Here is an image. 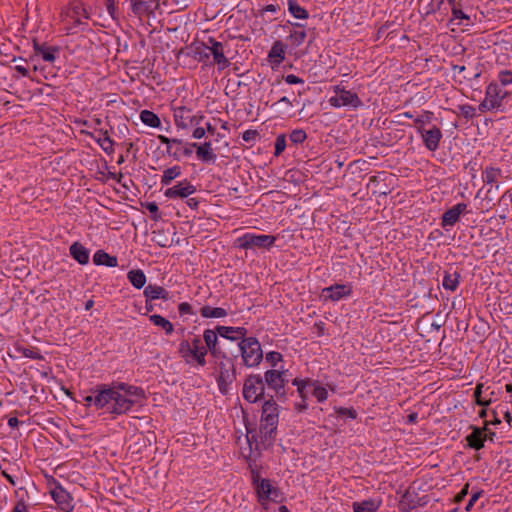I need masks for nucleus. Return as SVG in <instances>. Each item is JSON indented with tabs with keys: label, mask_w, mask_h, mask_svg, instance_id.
Instances as JSON below:
<instances>
[{
	"label": "nucleus",
	"mask_w": 512,
	"mask_h": 512,
	"mask_svg": "<svg viewBox=\"0 0 512 512\" xmlns=\"http://www.w3.org/2000/svg\"><path fill=\"white\" fill-rule=\"evenodd\" d=\"M460 111H461V114L467 119L473 118L476 114L475 108L473 106L467 105V104L461 105Z\"/></svg>",
	"instance_id": "8fccbe9b"
},
{
	"label": "nucleus",
	"mask_w": 512,
	"mask_h": 512,
	"mask_svg": "<svg viewBox=\"0 0 512 512\" xmlns=\"http://www.w3.org/2000/svg\"><path fill=\"white\" fill-rule=\"evenodd\" d=\"M484 387V384L482 383H478L476 388H475V392H474V397H475V401L478 405L480 406H488L491 402V399H484L482 398V389Z\"/></svg>",
	"instance_id": "79ce46f5"
},
{
	"label": "nucleus",
	"mask_w": 512,
	"mask_h": 512,
	"mask_svg": "<svg viewBox=\"0 0 512 512\" xmlns=\"http://www.w3.org/2000/svg\"><path fill=\"white\" fill-rule=\"evenodd\" d=\"M307 138V134L302 129H295L290 133V140L295 144L303 143Z\"/></svg>",
	"instance_id": "c03bdc74"
},
{
	"label": "nucleus",
	"mask_w": 512,
	"mask_h": 512,
	"mask_svg": "<svg viewBox=\"0 0 512 512\" xmlns=\"http://www.w3.org/2000/svg\"><path fill=\"white\" fill-rule=\"evenodd\" d=\"M381 502L373 499L364 500L362 502H354V512H376L380 507Z\"/></svg>",
	"instance_id": "c756f323"
},
{
	"label": "nucleus",
	"mask_w": 512,
	"mask_h": 512,
	"mask_svg": "<svg viewBox=\"0 0 512 512\" xmlns=\"http://www.w3.org/2000/svg\"><path fill=\"white\" fill-rule=\"evenodd\" d=\"M127 277L131 284L137 289L142 288L146 283V276L144 272L139 269L129 271Z\"/></svg>",
	"instance_id": "72a5a7b5"
},
{
	"label": "nucleus",
	"mask_w": 512,
	"mask_h": 512,
	"mask_svg": "<svg viewBox=\"0 0 512 512\" xmlns=\"http://www.w3.org/2000/svg\"><path fill=\"white\" fill-rule=\"evenodd\" d=\"M11 512H27V505L23 499L19 500Z\"/></svg>",
	"instance_id": "e2e57ef3"
},
{
	"label": "nucleus",
	"mask_w": 512,
	"mask_h": 512,
	"mask_svg": "<svg viewBox=\"0 0 512 512\" xmlns=\"http://www.w3.org/2000/svg\"><path fill=\"white\" fill-rule=\"evenodd\" d=\"M417 131L421 134L425 147L430 151L438 149L442 139V131L439 127L433 126L430 129H425L422 126H417Z\"/></svg>",
	"instance_id": "9b49d317"
},
{
	"label": "nucleus",
	"mask_w": 512,
	"mask_h": 512,
	"mask_svg": "<svg viewBox=\"0 0 512 512\" xmlns=\"http://www.w3.org/2000/svg\"><path fill=\"white\" fill-rule=\"evenodd\" d=\"M107 10L110 16L115 19V13H116V5L115 0H107Z\"/></svg>",
	"instance_id": "0e129e2a"
},
{
	"label": "nucleus",
	"mask_w": 512,
	"mask_h": 512,
	"mask_svg": "<svg viewBox=\"0 0 512 512\" xmlns=\"http://www.w3.org/2000/svg\"><path fill=\"white\" fill-rule=\"evenodd\" d=\"M205 46L213 55L214 62L220 69H225L230 65L228 58L225 56L224 46L221 42L210 37Z\"/></svg>",
	"instance_id": "f8f14e48"
},
{
	"label": "nucleus",
	"mask_w": 512,
	"mask_h": 512,
	"mask_svg": "<svg viewBox=\"0 0 512 512\" xmlns=\"http://www.w3.org/2000/svg\"><path fill=\"white\" fill-rule=\"evenodd\" d=\"M293 106L292 101L288 97H282L277 102L271 105V108L278 113H283L286 108Z\"/></svg>",
	"instance_id": "a19ab883"
},
{
	"label": "nucleus",
	"mask_w": 512,
	"mask_h": 512,
	"mask_svg": "<svg viewBox=\"0 0 512 512\" xmlns=\"http://www.w3.org/2000/svg\"><path fill=\"white\" fill-rule=\"evenodd\" d=\"M313 386V396L319 401V402H323L325 400H327L328 398V392L326 390V388L322 387V386H319L317 385V382L315 381V385H312Z\"/></svg>",
	"instance_id": "37998d69"
},
{
	"label": "nucleus",
	"mask_w": 512,
	"mask_h": 512,
	"mask_svg": "<svg viewBox=\"0 0 512 512\" xmlns=\"http://www.w3.org/2000/svg\"><path fill=\"white\" fill-rule=\"evenodd\" d=\"M69 251L73 259H75L79 264L85 265L89 262L90 252L80 242H74L70 246Z\"/></svg>",
	"instance_id": "aec40b11"
},
{
	"label": "nucleus",
	"mask_w": 512,
	"mask_h": 512,
	"mask_svg": "<svg viewBox=\"0 0 512 512\" xmlns=\"http://www.w3.org/2000/svg\"><path fill=\"white\" fill-rule=\"evenodd\" d=\"M452 14L454 19H469V17L461 9L455 7L452 9Z\"/></svg>",
	"instance_id": "338daca9"
},
{
	"label": "nucleus",
	"mask_w": 512,
	"mask_h": 512,
	"mask_svg": "<svg viewBox=\"0 0 512 512\" xmlns=\"http://www.w3.org/2000/svg\"><path fill=\"white\" fill-rule=\"evenodd\" d=\"M336 413L339 415L348 416L352 419H355L357 417V412L353 408L339 407V408H336Z\"/></svg>",
	"instance_id": "3c124183"
},
{
	"label": "nucleus",
	"mask_w": 512,
	"mask_h": 512,
	"mask_svg": "<svg viewBox=\"0 0 512 512\" xmlns=\"http://www.w3.org/2000/svg\"><path fill=\"white\" fill-rule=\"evenodd\" d=\"M244 364L247 367H256L263 359V351L259 341L254 337H244L239 343Z\"/></svg>",
	"instance_id": "20e7f679"
},
{
	"label": "nucleus",
	"mask_w": 512,
	"mask_h": 512,
	"mask_svg": "<svg viewBox=\"0 0 512 512\" xmlns=\"http://www.w3.org/2000/svg\"><path fill=\"white\" fill-rule=\"evenodd\" d=\"M460 275L458 272H445L442 285L446 290L455 291L459 284Z\"/></svg>",
	"instance_id": "f704fd0d"
},
{
	"label": "nucleus",
	"mask_w": 512,
	"mask_h": 512,
	"mask_svg": "<svg viewBox=\"0 0 512 512\" xmlns=\"http://www.w3.org/2000/svg\"><path fill=\"white\" fill-rule=\"evenodd\" d=\"M236 371L234 366L230 368H225L224 365L220 368V375L218 378L219 389L223 394L228 392V386L235 380Z\"/></svg>",
	"instance_id": "a211bd4d"
},
{
	"label": "nucleus",
	"mask_w": 512,
	"mask_h": 512,
	"mask_svg": "<svg viewBox=\"0 0 512 512\" xmlns=\"http://www.w3.org/2000/svg\"><path fill=\"white\" fill-rule=\"evenodd\" d=\"M498 79L502 85H510L512 84V71L511 70H502L498 74Z\"/></svg>",
	"instance_id": "49530a36"
},
{
	"label": "nucleus",
	"mask_w": 512,
	"mask_h": 512,
	"mask_svg": "<svg viewBox=\"0 0 512 512\" xmlns=\"http://www.w3.org/2000/svg\"><path fill=\"white\" fill-rule=\"evenodd\" d=\"M66 16L73 20L74 25H81L83 24L82 18H89L86 9L83 7L81 3L73 5L67 12Z\"/></svg>",
	"instance_id": "393cba45"
},
{
	"label": "nucleus",
	"mask_w": 512,
	"mask_h": 512,
	"mask_svg": "<svg viewBox=\"0 0 512 512\" xmlns=\"http://www.w3.org/2000/svg\"><path fill=\"white\" fill-rule=\"evenodd\" d=\"M89 135L96 140L104 152L109 155L114 152V142L109 136L108 131L100 130L98 136L92 133H89Z\"/></svg>",
	"instance_id": "5701e85b"
},
{
	"label": "nucleus",
	"mask_w": 512,
	"mask_h": 512,
	"mask_svg": "<svg viewBox=\"0 0 512 512\" xmlns=\"http://www.w3.org/2000/svg\"><path fill=\"white\" fill-rule=\"evenodd\" d=\"M279 422V406L271 398L263 403L260 421V435L264 446H271L275 441Z\"/></svg>",
	"instance_id": "f03ea898"
},
{
	"label": "nucleus",
	"mask_w": 512,
	"mask_h": 512,
	"mask_svg": "<svg viewBox=\"0 0 512 512\" xmlns=\"http://www.w3.org/2000/svg\"><path fill=\"white\" fill-rule=\"evenodd\" d=\"M323 291L329 293L327 297L333 301L340 300L344 296L349 295L351 293V290L349 288L341 284L332 285L328 288H325Z\"/></svg>",
	"instance_id": "cd10ccee"
},
{
	"label": "nucleus",
	"mask_w": 512,
	"mask_h": 512,
	"mask_svg": "<svg viewBox=\"0 0 512 512\" xmlns=\"http://www.w3.org/2000/svg\"><path fill=\"white\" fill-rule=\"evenodd\" d=\"M276 237L273 235H257L246 233L237 239V245L242 249L270 248L274 245Z\"/></svg>",
	"instance_id": "0eeeda50"
},
{
	"label": "nucleus",
	"mask_w": 512,
	"mask_h": 512,
	"mask_svg": "<svg viewBox=\"0 0 512 512\" xmlns=\"http://www.w3.org/2000/svg\"><path fill=\"white\" fill-rule=\"evenodd\" d=\"M205 133L206 130L203 127H197L196 129H194L192 136L195 139H201L202 137L205 136Z\"/></svg>",
	"instance_id": "774afa93"
},
{
	"label": "nucleus",
	"mask_w": 512,
	"mask_h": 512,
	"mask_svg": "<svg viewBox=\"0 0 512 512\" xmlns=\"http://www.w3.org/2000/svg\"><path fill=\"white\" fill-rule=\"evenodd\" d=\"M432 115H433L432 112L427 111V112H425L424 115L417 117L415 119V123L417 124V126L423 127L424 124L429 123L431 121Z\"/></svg>",
	"instance_id": "864d4df0"
},
{
	"label": "nucleus",
	"mask_w": 512,
	"mask_h": 512,
	"mask_svg": "<svg viewBox=\"0 0 512 512\" xmlns=\"http://www.w3.org/2000/svg\"><path fill=\"white\" fill-rule=\"evenodd\" d=\"M154 234L158 235L157 243L161 247H168L171 244V241L164 235L163 231L154 232Z\"/></svg>",
	"instance_id": "5fc2aeb1"
},
{
	"label": "nucleus",
	"mask_w": 512,
	"mask_h": 512,
	"mask_svg": "<svg viewBox=\"0 0 512 512\" xmlns=\"http://www.w3.org/2000/svg\"><path fill=\"white\" fill-rule=\"evenodd\" d=\"M191 147L196 148L197 157L204 162L214 161L216 158L211 142H205L203 144L191 143Z\"/></svg>",
	"instance_id": "412c9836"
},
{
	"label": "nucleus",
	"mask_w": 512,
	"mask_h": 512,
	"mask_svg": "<svg viewBox=\"0 0 512 512\" xmlns=\"http://www.w3.org/2000/svg\"><path fill=\"white\" fill-rule=\"evenodd\" d=\"M34 49L37 55H40L44 61L54 62L56 59V53L59 52L57 47H47L34 42Z\"/></svg>",
	"instance_id": "a878e982"
},
{
	"label": "nucleus",
	"mask_w": 512,
	"mask_h": 512,
	"mask_svg": "<svg viewBox=\"0 0 512 512\" xmlns=\"http://www.w3.org/2000/svg\"><path fill=\"white\" fill-rule=\"evenodd\" d=\"M168 5V0H145L143 7L139 10L136 16L142 17L147 16L148 18L155 19L157 14L162 15L164 13L163 6Z\"/></svg>",
	"instance_id": "2eb2a0df"
},
{
	"label": "nucleus",
	"mask_w": 512,
	"mask_h": 512,
	"mask_svg": "<svg viewBox=\"0 0 512 512\" xmlns=\"http://www.w3.org/2000/svg\"><path fill=\"white\" fill-rule=\"evenodd\" d=\"M196 192V187L191 184L188 180H183L179 182L177 185L168 188L164 195L170 199H176V198H187L190 195L194 194Z\"/></svg>",
	"instance_id": "ddd939ff"
},
{
	"label": "nucleus",
	"mask_w": 512,
	"mask_h": 512,
	"mask_svg": "<svg viewBox=\"0 0 512 512\" xmlns=\"http://www.w3.org/2000/svg\"><path fill=\"white\" fill-rule=\"evenodd\" d=\"M329 103L335 108L346 106L358 108L362 105V101L356 93L348 91L339 85L335 87V96L329 99Z\"/></svg>",
	"instance_id": "1a4fd4ad"
},
{
	"label": "nucleus",
	"mask_w": 512,
	"mask_h": 512,
	"mask_svg": "<svg viewBox=\"0 0 512 512\" xmlns=\"http://www.w3.org/2000/svg\"><path fill=\"white\" fill-rule=\"evenodd\" d=\"M204 341L206 343V349H208L211 354L215 357L220 356L221 350L217 346L218 336L217 333L213 330L207 329L204 331Z\"/></svg>",
	"instance_id": "b1692460"
},
{
	"label": "nucleus",
	"mask_w": 512,
	"mask_h": 512,
	"mask_svg": "<svg viewBox=\"0 0 512 512\" xmlns=\"http://www.w3.org/2000/svg\"><path fill=\"white\" fill-rule=\"evenodd\" d=\"M501 170L495 167H486L483 172V181L487 184H492L497 181L501 176Z\"/></svg>",
	"instance_id": "58836bf2"
},
{
	"label": "nucleus",
	"mask_w": 512,
	"mask_h": 512,
	"mask_svg": "<svg viewBox=\"0 0 512 512\" xmlns=\"http://www.w3.org/2000/svg\"><path fill=\"white\" fill-rule=\"evenodd\" d=\"M265 391L264 380L259 374L249 375L243 384V397L250 403L263 398Z\"/></svg>",
	"instance_id": "423d86ee"
},
{
	"label": "nucleus",
	"mask_w": 512,
	"mask_h": 512,
	"mask_svg": "<svg viewBox=\"0 0 512 512\" xmlns=\"http://www.w3.org/2000/svg\"><path fill=\"white\" fill-rule=\"evenodd\" d=\"M307 37V34L304 30H295L290 33L289 40L291 41L292 45L298 47L302 45Z\"/></svg>",
	"instance_id": "ea45409f"
},
{
	"label": "nucleus",
	"mask_w": 512,
	"mask_h": 512,
	"mask_svg": "<svg viewBox=\"0 0 512 512\" xmlns=\"http://www.w3.org/2000/svg\"><path fill=\"white\" fill-rule=\"evenodd\" d=\"M15 349L18 353H21L24 357L35 359V360L43 359V356L41 355L39 350L34 347H24L21 345H17Z\"/></svg>",
	"instance_id": "4c0bfd02"
},
{
	"label": "nucleus",
	"mask_w": 512,
	"mask_h": 512,
	"mask_svg": "<svg viewBox=\"0 0 512 512\" xmlns=\"http://www.w3.org/2000/svg\"><path fill=\"white\" fill-rule=\"evenodd\" d=\"M293 385H296L297 389H298L300 386L315 385V381H311L309 379L301 380V379L296 378L293 380Z\"/></svg>",
	"instance_id": "69168bd1"
},
{
	"label": "nucleus",
	"mask_w": 512,
	"mask_h": 512,
	"mask_svg": "<svg viewBox=\"0 0 512 512\" xmlns=\"http://www.w3.org/2000/svg\"><path fill=\"white\" fill-rule=\"evenodd\" d=\"M94 393V396L89 395L84 398L86 404L94 403L98 409H105L111 414L126 413L143 397L142 389L125 384L118 387L98 385Z\"/></svg>",
	"instance_id": "f257e3e1"
},
{
	"label": "nucleus",
	"mask_w": 512,
	"mask_h": 512,
	"mask_svg": "<svg viewBox=\"0 0 512 512\" xmlns=\"http://www.w3.org/2000/svg\"><path fill=\"white\" fill-rule=\"evenodd\" d=\"M150 321L165 330L166 334H171L174 331L172 323L161 315L154 314L150 316Z\"/></svg>",
	"instance_id": "c9c22d12"
},
{
	"label": "nucleus",
	"mask_w": 512,
	"mask_h": 512,
	"mask_svg": "<svg viewBox=\"0 0 512 512\" xmlns=\"http://www.w3.org/2000/svg\"><path fill=\"white\" fill-rule=\"evenodd\" d=\"M282 360V354L276 351H271L266 354V361L269 362L273 367Z\"/></svg>",
	"instance_id": "09e8293b"
},
{
	"label": "nucleus",
	"mask_w": 512,
	"mask_h": 512,
	"mask_svg": "<svg viewBox=\"0 0 512 512\" xmlns=\"http://www.w3.org/2000/svg\"><path fill=\"white\" fill-rule=\"evenodd\" d=\"M467 209V205L465 203H458L452 208L448 209L442 216L441 225L443 228L447 226H453L458 222L460 215L464 213Z\"/></svg>",
	"instance_id": "dca6fc26"
},
{
	"label": "nucleus",
	"mask_w": 512,
	"mask_h": 512,
	"mask_svg": "<svg viewBox=\"0 0 512 512\" xmlns=\"http://www.w3.org/2000/svg\"><path fill=\"white\" fill-rule=\"evenodd\" d=\"M179 313L181 315H186V314H192V306L187 303V302H183V303H180L179 307Z\"/></svg>",
	"instance_id": "bf43d9fd"
},
{
	"label": "nucleus",
	"mask_w": 512,
	"mask_h": 512,
	"mask_svg": "<svg viewBox=\"0 0 512 512\" xmlns=\"http://www.w3.org/2000/svg\"><path fill=\"white\" fill-rule=\"evenodd\" d=\"M285 81L288 84H301L304 83L303 79L299 78L298 76L294 74H289L285 77Z\"/></svg>",
	"instance_id": "680f3d73"
},
{
	"label": "nucleus",
	"mask_w": 512,
	"mask_h": 512,
	"mask_svg": "<svg viewBox=\"0 0 512 512\" xmlns=\"http://www.w3.org/2000/svg\"><path fill=\"white\" fill-rule=\"evenodd\" d=\"M473 431L466 437V441L470 448L480 450L484 447V442L487 439V428L472 427Z\"/></svg>",
	"instance_id": "f3484780"
},
{
	"label": "nucleus",
	"mask_w": 512,
	"mask_h": 512,
	"mask_svg": "<svg viewBox=\"0 0 512 512\" xmlns=\"http://www.w3.org/2000/svg\"><path fill=\"white\" fill-rule=\"evenodd\" d=\"M286 148V136L280 134L277 136L275 141V155L279 156Z\"/></svg>",
	"instance_id": "a18cd8bd"
},
{
	"label": "nucleus",
	"mask_w": 512,
	"mask_h": 512,
	"mask_svg": "<svg viewBox=\"0 0 512 512\" xmlns=\"http://www.w3.org/2000/svg\"><path fill=\"white\" fill-rule=\"evenodd\" d=\"M255 489L259 503L264 509H267L269 501L278 502L281 497L280 490L271 484L269 479H260L259 476L254 477Z\"/></svg>",
	"instance_id": "39448f33"
},
{
	"label": "nucleus",
	"mask_w": 512,
	"mask_h": 512,
	"mask_svg": "<svg viewBox=\"0 0 512 512\" xmlns=\"http://www.w3.org/2000/svg\"><path fill=\"white\" fill-rule=\"evenodd\" d=\"M424 499L425 497L421 498L415 491L408 489L399 501V509L404 512L411 511L419 506L425 505L427 501Z\"/></svg>",
	"instance_id": "4468645a"
},
{
	"label": "nucleus",
	"mask_w": 512,
	"mask_h": 512,
	"mask_svg": "<svg viewBox=\"0 0 512 512\" xmlns=\"http://www.w3.org/2000/svg\"><path fill=\"white\" fill-rule=\"evenodd\" d=\"M201 316L204 318H222L227 316V311L221 307L203 306L200 310Z\"/></svg>",
	"instance_id": "473e14b6"
},
{
	"label": "nucleus",
	"mask_w": 512,
	"mask_h": 512,
	"mask_svg": "<svg viewBox=\"0 0 512 512\" xmlns=\"http://www.w3.org/2000/svg\"><path fill=\"white\" fill-rule=\"evenodd\" d=\"M144 295L147 299V302H152L156 299H170L169 292L165 288L157 285H148L144 290Z\"/></svg>",
	"instance_id": "4be33fe9"
},
{
	"label": "nucleus",
	"mask_w": 512,
	"mask_h": 512,
	"mask_svg": "<svg viewBox=\"0 0 512 512\" xmlns=\"http://www.w3.org/2000/svg\"><path fill=\"white\" fill-rule=\"evenodd\" d=\"M93 262L96 265H105L107 267H116L118 265L117 257L111 256L103 250H98L94 254Z\"/></svg>",
	"instance_id": "bb28decb"
},
{
	"label": "nucleus",
	"mask_w": 512,
	"mask_h": 512,
	"mask_svg": "<svg viewBox=\"0 0 512 512\" xmlns=\"http://www.w3.org/2000/svg\"><path fill=\"white\" fill-rule=\"evenodd\" d=\"M506 95L507 92L498 84L490 83L486 88L485 98L479 105V110L485 112L500 107Z\"/></svg>",
	"instance_id": "6e6552de"
},
{
	"label": "nucleus",
	"mask_w": 512,
	"mask_h": 512,
	"mask_svg": "<svg viewBox=\"0 0 512 512\" xmlns=\"http://www.w3.org/2000/svg\"><path fill=\"white\" fill-rule=\"evenodd\" d=\"M468 490H469V484L467 483L464 485L462 490L454 497V502L455 503L462 502L465 499V497L468 495Z\"/></svg>",
	"instance_id": "4d7b16f0"
},
{
	"label": "nucleus",
	"mask_w": 512,
	"mask_h": 512,
	"mask_svg": "<svg viewBox=\"0 0 512 512\" xmlns=\"http://www.w3.org/2000/svg\"><path fill=\"white\" fill-rule=\"evenodd\" d=\"M130 2L133 13L137 15L139 10L143 7V2H145V0H130Z\"/></svg>",
	"instance_id": "052dcab7"
},
{
	"label": "nucleus",
	"mask_w": 512,
	"mask_h": 512,
	"mask_svg": "<svg viewBox=\"0 0 512 512\" xmlns=\"http://www.w3.org/2000/svg\"><path fill=\"white\" fill-rule=\"evenodd\" d=\"M52 497L58 504H64L69 498V494L62 489L59 491L55 490L52 492Z\"/></svg>",
	"instance_id": "de8ad7c7"
},
{
	"label": "nucleus",
	"mask_w": 512,
	"mask_h": 512,
	"mask_svg": "<svg viewBox=\"0 0 512 512\" xmlns=\"http://www.w3.org/2000/svg\"><path fill=\"white\" fill-rule=\"evenodd\" d=\"M158 139L160 140L161 143L167 145V152H168V154L173 155L174 157H177V153H175V152L172 153V151H171V149H172V147H171L172 139L171 138H168V137H166L164 135H159Z\"/></svg>",
	"instance_id": "6e6d98bb"
},
{
	"label": "nucleus",
	"mask_w": 512,
	"mask_h": 512,
	"mask_svg": "<svg viewBox=\"0 0 512 512\" xmlns=\"http://www.w3.org/2000/svg\"><path fill=\"white\" fill-rule=\"evenodd\" d=\"M257 136H258V132L256 130L249 129L243 133V140L246 142H250V141L255 140L257 138Z\"/></svg>",
	"instance_id": "13d9d810"
},
{
	"label": "nucleus",
	"mask_w": 512,
	"mask_h": 512,
	"mask_svg": "<svg viewBox=\"0 0 512 512\" xmlns=\"http://www.w3.org/2000/svg\"><path fill=\"white\" fill-rule=\"evenodd\" d=\"M179 353L187 364L197 362L200 366L206 365L207 349L199 338H194L191 343L182 341L179 345Z\"/></svg>",
	"instance_id": "7ed1b4c3"
},
{
	"label": "nucleus",
	"mask_w": 512,
	"mask_h": 512,
	"mask_svg": "<svg viewBox=\"0 0 512 512\" xmlns=\"http://www.w3.org/2000/svg\"><path fill=\"white\" fill-rule=\"evenodd\" d=\"M181 175V167L180 166H173L171 168H168L164 171L162 178H161V184L162 185H169L172 180L179 177Z\"/></svg>",
	"instance_id": "e433bc0d"
},
{
	"label": "nucleus",
	"mask_w": 512,
	"mask_h": 512,
	"mask_svg": "<svg viewBox=\"0 0 512 512\" xmlns=\"http://www.w3.org/2000/svg\"><path fill=\"white\" fill-rule=\"evenodd\" d=\"M140 119L141 121L149 126V127H152V128H157L160 126L161 124V121H160V118L158 117L157 114H155L154 112L152 111H149V110H143L141 111L140 113Z\"/></svg>",
	"instance_id": "7c9ffc66"
},
{
	"label": "nucleus",
	"mask_w": 512,
	"mask_h": 512,
	"mask_svg": "<svg viewBox=\"0 0 512 512\" xmlns=\"http://www.w3.org/2000/svg\"><path fill=\"white\" fill-rule=\"evenodd\" d=\"M288 10L297 19L305 20L309 17L308 11L300 6L296 0L288 1Z\"/></svg>",
	"instance_id": "2f4dec72"
},
{
	"label": "nucleus",
	"mask_w": 512,
	"mask_h": 512,
	"mask_svg": "<svg viewBox=\"0 0 512 512\" xmlns=\"http://www.w3.org/2000/svg\"><path fill=\"white\" fill-rule=\"evenodd\" d=\"M265 383L270 389H273L278 398H284L286 395L285 384L288 380L285 373L278 370H267L264 374Z\"/></svg>",
	"instance_id": "9d476101"
},
{
	"label": "nucleus",
	"mask_w": 512,
	"mask_h": 512,
	"mask_svg": "<svg viewBox=\"0 0 512 512\" xmlns=\"http://www.w3.org/2000/svg\"><path fill=\"white\" fill-rule=\"evenodd\" d=\"M269 61L280 64L285 59V50L281 41L274 42L268 54Z\"/></svg>",
	"instance_id": "c85d7f7f"
},
{
	"label": "nucleus",
	"mask_w": 512,
	"mask_h": 512,
	"mask_svg": "<svg viewBox=\"0 0 512 512\" xmlns=\"http://www.w3.org/2000/svg\"><path fill=\"white\" fill-rule=\"evenodd\" d=\"M216 333L229 340H238L246 336L247 329L244 327L218 326Z\"/></svg>",
	"instance_id": "6ab92c4d"
},
{
	"label": "nucleus",
	"mask_w": 512,
	"mask_h": 512,
	"mask_svg": "<svg viewBox=\"0 0 512 512\" xmlns=\"http://www.w3.org/2000/svg\"><path fill=\"white\" fill-rule=\"evenodd\" d=\"M482 494H483L482 490H479V491H477V492L472 494L470 500L468 501V503H467V505L465 507V510L467 512L472 510L474 504L478 501V499L482 496Z\"/></svg>",
	"instance_id": "603ef678"
}]
</instances>
